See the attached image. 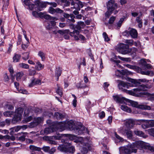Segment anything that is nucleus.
Wrapping results in <instances>:
<instances>
[{
  "mask_svg": "<svg viewBox=\"0 0 154 154\" xmlns=\"http://www.w3.org/2000/svg\"><path fill=\"white\" fill-rule=\"evenodd\" d=\"M21 56L20 55L15 54L13 57V62H17L19 61Z\"/></svg>",
  "mask_w": 154,
  "mask_h": 154,
  "instance_id": "nucleus-31",
  "label": "nucleus"
},
{
  "mask_svg": "<svg viewBox=\"0 0 154 154\" xmlns=\"http://www.w3.org/2000/svg\"><path fill=\"white\" fill-rule=\"evenodd\" d=\"M120 153L130 154L135 152V143H129L127 146L120 147L119 149Z\"/></svg>",
  "mask_w": 154,
  "mask_h": 154,
  "instance_id": "nucleus-1",
  "label": "nucleus"
},
{
  "mask_svg": "<svg viewBox=\"0 0 154 154\" xmlns=\"http://www.w3.org/2000/svg\"><path fill=\"white\" fill-rule=\"evenodd\" d=\"M113 99L116 102L122 103H125V101L128 102L129 105L133 107H135V102L134 101L127 99L123 97H121L118 95L113 96Z\"/></svg>",
  "mask_w": 154,
  "mask_h": 154,
  "instance_id": "nucleus-3",
  "label": "nucleus"
},
{
  "mask_svg": "<svg viewBox=\"0 0 154 154\" xmlns=\"http://www.w3.org/2000/svg\"><path fill=\"white\" fill-rule=\"evenodd\" d=\"M24 54H25L26 56L23 57H22V58L23 60H28L29 57V54L28 53L25 52L24 53Z\"/></svg>",
  "mask_w": 154,
  "mask_h": 154,
  "instance_id": "nucleus-56",
  "label": "nucleus"
},
{
  "mask_svg": "<svg viewBox=\"0 0 154 154\" xmlns=\"http://www.w3.org/2000/svg\"><path fill=\"white\" fill-rule=\"evenodd\" d=\"M23 2L24 5L28 6L30 10L34 9L35 5L33 4L30 3L29 0H24Z\"/></svg>",
  "mask_w": 154,
  "mask_h": 154,
  "instance_id": "nucleus-23",
  "label": "nucleus"
},
{
  "mask_svg": "<svg viewBox=\"0 0 154 154\" xmlns=\"http://www.w3.org/2000/svg\"><path fill=\"white\" fill-rule=\"evenodd\" d=\"M38 55L41 57L42 61H44L45 59V54L43 52L39 51L38 52Z\"/></svg>",
  "mask_w": 154,
  "mask_h": 154,
  "instance_id": "nucleus-39",
  "label": "nucleus"
},
{
  "mask_svg": "<svg viewBox=\"0 0 154 154\" xmlns=\"http://www.w3.org/2000/svg\"><path fill=\"white\" fill-rule=\"evenodd\" d=\"M23 112V109L21 107L18 108L16 110L15 115L12 121V123H15L21 120Z\"/></svg>",
  "mask_w": 154,
  "mask_h": 154,
  "instance_id": "nucleus-7",
  "label": "nucleus"
},
{
  "mask_svg": "<svg viewBox=\"0 0 154 154\" xmlns=\"http://www.w3.org/2000/svg\"><path fill=\"white\" fill-rule=\"evenodd\" d=\"M23 75V73L22 72H18L17 74L16 78L17 80L20 79Z\"/></svg>",
  "mask_w": 154,
  "mask_h": 154,
  "instance_id": "nucleus-44",
  "label": "nucleus"
},
{
  "mask_svg": "<svg viewBox=\"0 0 154 154\" xmlns=\"http://www.w3.org/2000/svg\"><path fill=\"white\" fill-rule=\"evenodd\" d=\"M6 108L8 109H14V107L11 105L9 104H7L5 105Z\"/></svg>",
  "mask_w": 154,
  "mask_h": 154,
  "instance_id": "nucleus-54",
  "label": "nucleus"
},
{
  "mask_svg": "<svg viewBox=\"0 0 154 154\" xmlns=\"http://www.w3.org/2000/svg\"><path fill=\"white\" fill-rule=\"evenodd\" d=\"M135 71H136L137 72L140 73L142 75H145L150 76H152L154 75V74L152 72L149 71H143L140 68L136 66Z\"/></svg>",
  "mask_w": 154,
  "mask_h": 154,
  "instance_id": "nucleus-16",
  "label": "nucleus"
},
{
  "mask_svg": "<svg viewBox=\"0 0 154 154\" xmlns=\"http://www.w3.org/2000/svg\"><path fill=\"white\" fill-rule=\"evenodd\" d=\"M57 32L59 33H60V34L63 35L66 33H68L69 32V31L67 30H59Z\"/></svg>",
  "mask_w": 154,
  "mask_h": 154,
  "instance_id": "nucleus-52",
  "label": "nucleus"
},
{
  "mask_svg": "<svg viewBox=\"0 0 154 154\" xmlns=\"http://www.w3.org/2000/svg\"><path fill=\"white\" fill-rule=\"evenodd\" d=\"M116 19V18L115 17L112 16L110 17V18L109 19V24H112L114 20H115Z\"/></svg>",
  "mask_w": 154,
  "mask_h": 154,
  "instance_id": "nucleus-60",
  "label": "nucleus"
},
{
  "mask_svg": "<svg viewBox=\"0 0 154 154\" xmlns=\"http://www.w3.org/2000/svg\"><path fill=\"white\" fill-rule=\"evenodd\" d=\"M134 125V121L132 119H129L126 120L125 123L126 126L128 128H131Z\"/></svg>",
  "mask_w": 154,
  "mask_h": 154,
  "instance_id": "nucleus-21",
  "label": "nucleus"
},
{
  "mask_svg": "<svg viewBox=\"0 0 154 154\" xmlns=\"http://www.w3.org/2000/svg\"><path fill=\"white\" fill-rule=\"evenodd\" d=\"M135 134L144 138H146L147 137L146 135L144 134L141 131H135Z\"/></svg>",
  "mask_w": 154,
  "mask_h": 154,
  "instance_id": "nucleus-35",
  "label": "nucleus"
},
{
  "mask_svg": "<svg viewBox=\"0 0 154 154\" xmlns=\"http://www.w3.org/2000/svg\"><path fill=\"white\" fill-rule=\"evenodd\" d=\"M125 43H127L128 46L132 45L133 44V41L131 40H126L125 41Z\"/></svg>",
  "mask_w": 154,
  "mask_h": 154,
  "instance_id": "nucleus-50",
  "label": "nucleus"
},
{
  "mask_svg": "<svg viewBox=\"0 0 154 154\" xmlns=\"http://www.w3.org/2000/svg\"><path fill=\"white\" fill-rule=\"evenodd\" d=\"M118 5L117 3H114V0H110L108 2L107 8L108 10L114 11L117 8Z\"/></svg>",
  "mask_w": 154,
  "mask_h": 154,
  "instance_id": "nucleus-14",
  "label": "nucleus"
},
{
  "mask_svg": "<svg viewBox=\"0 0 154 154\" xmlns=\"http://www.w3.org/2000/svg\"><path fill=\"white\" fill-rule=\"evenodd\" d=\"M114 135L116 137V138L119 141H123V139L121 137L119 136V135H118L117 133L116 132H115L114 133Z\"/></svg>",
  "mask_w": 154,
  "mask_h": 154,
  "instance_id": "nucleus-51",
  "label": "nucleus"
},
{
  "mask_svg": "<svg viewBox=\"0 0 154 154\" xmlns=\"http://www.w3.org/2000/svg\"><path fill=\"white\" fill-rule=\"evenodd\" d=\"M129 46L123 43H121L118 45L116 49L119 53L123 54H126L129 53L131 50L129 48Z\"/></svg>",
  "mask_w": 154,
  "mask_h": 154,
  "instance_id": "nucleus-5",
  "label": "nucleus"
},
{
  "mask_svg": "<svg viewBox=\"0 0 154 154\" xmlns=\"http://www.w3.org/2000/svg\"><path fill=\"white\" fill-rule=\"evenodd\" d=\"M19 91L20 92L23 94H27L28 93V91L25 89H21Z\"/></svg>",
  "mask_w": 154,
  "mask_h": 154,
  "instance_id": "nucleus-63",
  "label": "nucleus"
},
{
  "mask_svg": "<svg viewBox=\"0 0 154 154\" xmlns=\"http://www.w3.org/2000/svg\"><path fill=\"white\" fill-rule=\"evenodd\" d=\"M50 149V147L48 146H44L42 148V149L45 152H49Z\"/></svg>",
  "mask_w": 154,
  "mask_h": 154,
  "instance_id": "nucleus-58",
  "label": "nucleus"
},
{
  "mask_svg": "<svg viewBox=\"0 0 154 154\" xmlns=\"http://www.w3.org/2000/svg\"><path fill=\"white\" fill-rule=\"evenodd\" d=\"M34 121L35 123H36L37 125L41 123L43 121V119L41 117H38L35 118L34 119Z\"/></svg>",
  "mask_w": 154,
  "mask_h": 154,
  "instance_id": "nucleus-41",
  "label": "nucleus"
},
{
  "mask_svg": "<svg viewBox=\"0 0 154 154\" xmlns=\"http://www.w3.org/2000/svg\"><path fill=\"white\" fill-rule=\"evenodd\" d=\"M44 18L46 19L50 20V22L51 26H54L55 25L56 22L55 21L57 20V18L54 17H51L49 15H45Z\"/></svg>",
  "mask_w": 154,
  "mask_h": 154,
  "instance_id": "nucleus-17",
  "label": "nucleus"
},
{
  "mask_svg": "<svg viewBox=\"0 0 154 154\" xmlns=\"http://www.w3.org/2000/svg\"><path fill=\"white\" fill-rule=\"evenodd\" d=\"M122 35L127 37L131 36L132 38H135V29L129 28L128 30H125L122 33Z\"/></svg>",
  "mask_w": 154,
  "mask_h": 154,
  "instance_id": "nucleus-13",
  "label": "nucleus"
},
{
  "mask_svg": "<svg viewBox=\"0 0 154 154\" xmlns=\"http://www.w3.org/2000/svg\"><path fill=\"white\" fill-rule=\"evenodd\" d=\"M57 126L59 127H60V128H61L64 127L68 128L71 130H75V125L74 123L72 121L67 122L65 124L62 123H60L58 124Z\"/></svg>",
  "mask_w": 154,
  "mask_h": 154,
  "instance_id": "nucleus-9",
  "label": "nucleus"
},
{
  "mask_svg": "<svg viewBox=\"0 0 154 154\" xmlns=\"http://www.w3.org/2000/svg\"><path fill=\"white\" fill-rule=\"evenodd\" d=\"M58 149L60 151L65 152H67V147L65 145H60L58 148Z\"/></svg>",
  "mask_w": 154,
  "mask_h": 154,
  "instance_id": "nucleus-29",
  "label": "nucleus"
},
{
  "mask_svg": "<svg viewBox=\"0 0 154 154\" xmlns=\"http://www.w3.org/2000/svg\"><path fill=\"white\" fill-rule=\"evenodd\" d=\"M37 125V124L35 123V122H32L30 123L29 125V127L30 128H33Z\"/></svg>",
  "mask_w": 154,
  "mask_h": 154,
  "instance_id": "nucleus-55",
  "label": "nucleus"
},
{
  "mask_svg": "<svg viewBox=\"0 0 154 154\" xmlns=\"http://www.w3.org/2000/svg\"><path fill=\"white\" fill-rule=\"evenodd\" d=\"M86 86L85 85H82L81 83H79L77 84L76 85V87L78 88H83L85 87Z\"/></svg>",
  "mask_w": 154,
  "mask_h": 154,
  "instance_id": "nucleus-61",
  "label": "nucleus"
},
{
  "mask_svg": "<svg viewBox=\"0 0 154 154\" xmlns=\"http://www.w3.org/2000/svg\"><path fill=\"white\" fill-rule=\"evenodd\" d=\"M41 84V80L40 79L34 78L31 79V82L29 84V86L31 87L36 85H40Z\"/></svg>",
  "mask_w": 154,
  "mask_h": 154,
  "instance_id": "nucleus-20",
  "label": "nucleus"
},
{
  "mask_svg": "<svg viewBox=\"0 0 154 154\" xmlns=\"http://www.w3.org/2000/svg\"><path fill=\"white\" fill-rule=\"evenodd\" d=\"M148 132L150 135H153L154 134V128H151L149 129Z\"/></svg>",
  "mask_w": 154,
  "mask_h": 154,
  "instance_id": "nucleus-64",
  "label": "nucleus"
},
{
  "mask_svg": "<svg viewBox=\"0 0 154 154\" xmlns=\"http://www.w3.org/2000/svg\"><path fill=\"white\" fill-rule=\"evenodd\" d=\"M29 147L30 150L32 151H39L41 150V148L40 147H37L33 145H30Z\"/></svg>",
  "mask_w": 154,
  "mask_h": 154,
  "instance_id": "nucleus-37",
  "label": "nucleus"
},
{
  "mask_svg": "<svg viewBox=\"0 0 154 154\" xmlns=\"http://www.w3.org/2000/svg\"><path fill=\"white\" fill-rule=\"evenodd\" d=\"M35 63L36 65L35 66V69L39 71L42 70L44 68V65L41 64L39 61H37Z\"/></svg>",
  "mask_w": 154,
  "mask_h": 154,
  "instance_id": "nucleus-24",
  "label": "nucleus"
},
{
  "mask_svg": "<svg viewBox=\"0 0 154 154\" xmlns=\"http://www.w3.org/2000/svg\"><path fill=\"white\" fill-rule=\"evenodd\" d=\"M57 125L58 124L54 126L46 128L44 130H41L40 131V134L42 135H47L50 133L53 132L56 130H58L59 127Z\"/></svg>",
  "mask_w": 154,
  "mask_h": 154,
  "instance_id": "nucleus-8",
  "label": "nucleus"
},
{
  "mask_svg": "<svg viewBox=\"0 0 154 154\" xmlns=\"http://www.w3.org/2000/svg\"><path fill=\"white\" fill-rule=\"evenodd\" d=\"M123 20H124L123 18L120 19L119 21L117 23V25L118 27L119 28H120L121 26H122V23Z\"/></svg>",
  "mask_w": 154,
  "mask_h": 154,
  "instance_id": "nucleus-59",
  "label": "nucleus"
},
{
  "mask_svg": "<svg viewBox=\"0 0 154 154\" xmlns=\"http://www.w3.org/2000/svg\"><path fill=\"white\" fill-rule=\"evenodd\" d=\"M126 131L125 133H126L127 137L129 138H131L132 136V132L131 131L127 130V131Z\"/></svg>",
  "mask_w": 154,
  "mask_h": 154,
  "instance_id": "nucleus-47",
  "label": "nucleus"
},
{
  "mask_svg": "<svg viewBox=\"0 0 154 154\" xmlns=\"http://www.w3.org/2000/svg\"><path fill=\"white\" fill-rule=\"evenodd\" d=\"M77 133H78L79 134H81L85 132V131H87V129L83 125H80L78 127V128H75Z\"/></svg>",
  "mask_w": 154,
  "mask_h": 154,
  "instance_id": "nucleus-22",
  "label": "nucleus"
},
{
  "mask_svg": "<svg viewBox=\"0 0 154 154\" xmlns=\"http://www.w3.org/2000/svg\"><path fill=\"white\" fill-rule=\"evenodd\" d=\"M72 0V1L73 2H71V5H74L73 8H75V9H76V10H79V6H78L77 3H75V4H74L73 2V0ZM71 8H72L73 7H72Z\"/></svg>",
  "mask_w": 154,
  "mask_h": 154,
  "instance_id": "nucleus-46",
  "label": "nucleus"
},
{
  "mask_svg": "<svg viewBox=\"0 0 154 154\" xmlns=\"http://www.w3.org/2000/svg\"><path fill=\"white\" fill-rule=\"evenodd\" d=\"M75 151V148L73 146H71L67 148V152L73 153Z\"/></svg>",
  "mask_w": 154,
  "mask_h": 154,
  "instance_id": "nucleus-43",
  "label": "nucleus"
},
{
  "mask_svg": "<svg viewBox=\"0 0 154 154\" xmlns=\"http://www.w3.org/2000/svg\"><path fill=\"white\" fill-rule=\"evenodd\" d=\"M21 36L19 35L18 36V41L17 42V44L18 45H20L21 44V42L22 41V39H21Z\"/></svg>",
  "mask_w": 154,
  "mask_h": 154,
  "instance_id": "nucleus-62",
  "label": "nucleus"
},
{
  "mask_svg": "<svg viewBox=\"0 0 154 154\" xmlns=\"http://www.w3.org/2000/svg\"><path fill=\"white\" fill-rule=\"evenodd\" d=\"M131 86V85L130 83L122 81H120L118 85L119 89L124 92L126 91V89L128 88L129 87Z\"/></svg>",
  "mask_w": 154,
  "mask_h": 154,
  "instance_id": "nucleus-11",
  "label": "nucleus"
},
{
  "mask_svg": "<svg viewBox=\"0 0 154 154\" xmlns=\"http://www.w3.org/2000/svg\"><path fill=\"white\" fill-rule=\"evenodd\" d=\"M61 70L60 67H58L56 68L55 72V76L57 77L56 79L57 81H58L59 77L61 75Z\"/></svg>",
  "mask_w": 154,
  "mask_h": 154,
  "instance_id": "nucleus-26",
  "label": "nucleus"
},
{
  "mask_svg": "<svg viewBox=\"0 0 154 154\" xmlns=\"http://www.w3.org/2000/svg\"><path fill=\"white\" fill-rule=\"evenodd\" d=\"M69 139L71 140H74V142L75 143H79L83 146H87V143H88V140L87 138H83L81 137H77L73 135H69Z\"/></svg>",
  "mask_w": 154,
  "mask_h": 154,
  "instance_id": "nucleus-6",
  "label": "nucleus"
},
{
  "mask_svg": "<svg viewBox=\"0 0 154 154\" xmlns=\"http://www.w3.org/2000/svg\"><path fill=\"white\" fill-rule=\"evenodd\" d=\"M9 1V0H2L3 5L2 11H5L7 9Z\"/></svg>",
  "mask_w": 154,
  "mask_h": 154,
  "instance_id": "nucleus-25",
  "label": "nucleus"
},
{
  "mask_svg": "<svg viewBox=\"0 0 154 154\" xmlns=\"http://www.w3.org/2000/svg\"><path fill=\"white\" fill-rule=\"evenodd\" d=\"M121 109L124 111L130 113L131 112V109L128 108V106L125 105H122L121 106Z\"/></svg>",
  "mask_w": 154,
  "mask_h": 154,
  "instance_id": "nucleus-32",
  "label": "nucleus"
},
{
  "mask_svg": "<svg viewBox=\"0 0 154 154\" xmlns=\"http://www.w3.org/2000/svg\"><path fill=\"white\" fill-rule=\"evenodd\" d=\"M54 116L57 119H62L65 116L64 115L58 112H55Z\"/></svg>",
  "mask_w": 154,
  "mask_h": 154,
  "instance_id": "nucleus-36",
  "label": "nucleus"
},
{
  "mask_svg": "<svg viewBox=\"0 0 154 154\" xmlns=\"http://www.w3.org/2000/svg\"><path fill=\"white\" fill-rule=\"evenodd\" d=\"M84 147L82 149L81 151L83 154H86L87 153L88 149L89 150H92V145L88 143H87V146H83Z\"/></svg>",
  "mask_w": 154,
  "mask_h": 154,
  "instance_id": "nucleus-19",
  "label": "nucleus"
},
{
  "mask_svg": "<svg viewBox=\"0 0 154 154\" xmlns=\"http://www.w3.org/2000/svg\"><path fill=\"white\" fill-rule=\"evenodd\" d=\"M14 114V112L12 111H6L4 112V115L6 117H11Z\"/></svg>",
  "mask_w": 154,
  "mask_h": 154,
  "instance_id": "nucleus-34",
  "label": "nucleus"
},
{
  "mask_svg": "<svg viewBox=\"0 0 154 154\" xmlns=\"http://www.w3.org/2000/svg\"><path fill=\"white\" fill-rule=\"evenodd\" d=\"M113 11H111V10H108L105 13V16L106 17H108L112 14Z\"/></svg>",
  "mask_w": 154,
  "mask_h": 154,
  "instance_id": "nucleus-49",
  "label": "nucleus"
},
{
  "mask_svg": "<svg viewBox=\"0 0 154 154\" xmlns=\"http://www.w3.org/2000/svg\"><path fill=\"white\" fill-rule=\"evenodd\" d=\"M125 92L129 94L130 95L135 96V88L131 90H126Z\"/></svg>",
  "mask_w": 154,
  "mask_h": 154,
  "instance_id": "nucleus-42",
  "label": "nucleus"
},
{
  "mask_svg": "<svg viewBox=\"0 0 154 154\" xmlns=\"http://www.w3.org/2000/svg\"><path fill=\"white\" fill-rule=\"evenodd\" d=\"M79 31L76 29H74L72 32H69V34L70 36L74 38V39L76 40H78L80 38L81 39L84 40L85 37L82 35L79 34Z\"/></svg>",
  "mask_w": 154,
  "mask_h": 154,
  "instance_id": "nucleus-10",
  "label": "nucleus"
},
{
  "mask_svg": "<svg viewBox=\"0 0 154 154\" xmlns=\"http://www.w3.org/2000/svg\"><path fill=\"white\" fill-rule=\"evenodd\" d=\"M137 103H138L137 102H135V107H137L142 109L148 110H149L151 109L150 106H149L143 105H140L139 106H137Z\"/></svg>",
  "mask_w": 154,
  "mask_h": 154,
  "instance_id": "nucleus-28",
  "label": "nucleus"
},
{
  "mask_svg": "<svg viewBox=\"0 0 154 154\" xmlns=\"http://www.w3.org/2000/svg\"><path fill=\"white\" fill-rule=\"evenodd\" d=\"M20 130V128L19 126L12 128L10 129V130L11 131L10 134H12L13 133L18 131Z\"/></svg>",
  "mask_w": 154,
  "mask_h": 154,
  "instance_id": "nucleus-30",
  "label": "nucleus"
},
{
  "mask_svg": "<svg viewBox=\"0 0 154 154\" xmlns=\"http://www.w3.org/2000/svg\"><path fill=\"white\" fill-rule=\"evenodd\" d=\"M48 11L51 14H54L56 13L55 9L52 7L50 8Z\"/></svg>",
  "mask_w": 154,
  "mask_h": 154,
  "instance_id": "nucleus-57",
  "label": "nucleus"
},
{
  "mask_svg": "<svg viewBox=\"0 0 154 154\" xmlns=\"http://www.w3.org/2000/svg\"><path fill=\"white\" fill-rule=\"evenodd\" d=\"M148 121L149 128L154 127V120H149Z\"/></svg>",
  "mask_w": 154,
  "mask_h": 154,
  "instance_id": "nucleus-53",
  "label": "nucleus"
},
{
  "mask_svg": "<svg viewBox=\"0 0 154 154\" xmlns=\"http://www.w3.org/2000/svg\"><path fill=\"white\" fill-rule=\"evenodd\" d=\"M35 5L37 8V10L41 11L42 10L43 8L46 7V3L48 5H52L54 7H56L57 6V4L55 2H41L40 0H37L35 1Z\"/></svg>",
  "mask_w": 154,
  "mask_h": 154,
  "instance_id": "nucleus-4",
  "label": "nucleus"
},
{
  "mask_svg": "<svg viewBox=\"0 0 154 154\" xmlns=\"http://www.w3.org/2000/svg\"><path fill=\"white\" fill-rule=\"evenodd\" d=\"M138 63L140 67L145 69H150L152 68V66L150 64H148L144 59H141L139 60Z\"/></svg>",
  "mask_w": 154,
  "mask_h": 154,
  "instance_id": "nucleus-15",
  "label": "nucleus"
},
{
  "mask_svg": "<svg viewBox=\"0 0 154 154\" xmlns=\"http://www.w3.org/2000/svg\"><path fill=\"white\" fill-rule=\"evenodd\" d=\"M135 17H137L136 21L137 23V26L139 28H141L143 26L142 21V13L141 12H135Z\"/></svg>",
  "mask_w": 154,
  "mask_h": 154,
  "instance_id": "nucleus-12",
  "label": "nucleus"
},
{
  "mask_svg": "<svg viewBox=\"0 0 154 154\" xmlns=\"http://www.w3.org/2000/svg\"><path fill=\"white\" fill-rule=\"evenodd\" d=\"M135 148L141 149H148L151 152H154V147L150 146L148 143H145L142 141H135Z\"/></svg>",
  "mask_w": 154,
  "mask_h": 154,
  "instance_id": "nucleus-2",
  "label": "nucleus"
},
{
  "mask_svg": "<svg viewBox=\"0 0 154 154\" xmlns=\"http://www.w3.org/2000/svg\"><path fill=\"white\" fill-rule=\"evenodd\" d=\"M57 89L56 90V93L61 97L63 95L62 89L58 85H57Z\"/></svg>",
  "mask_w": 154,
  "mask_h": 154,
  "instance_id": "nucleus-33",
  "label": "nucleus"
},
{
  "mask_svg": "<svg viewBox=\"0 0 154 154\" xmlns=\"http://www.w3.org/2000/svg\"><path fill=\"white\" fill-rule=\"evenodd\" d=\"M32 14L33 16L36 17H37L38 16H41V15H43V14H42V12H40L38 13V12L35 11L32 12Z\"/></svg>",
  "mask_w": 154,
  "mask_h": 154,
  "instance_id": "nucleus-45",
  "label": "nucleus"
},
{
  "mask_svg": "<svg viewBox=\"0 0 154 154\" xmlns=\"http://www.w3.org/2000/svg\"><path fill=\"white\" fill-rule=\"evenodd\" d=\"M69 136L68 134H57L56 135L53 136V137L56 140H60L63 137H67V136Z\"/></svg>",
  "mask_w": 154,
  "mask_h": 154,
  "instance_id": "nucleus-27",
  "label": "nucleus"
},
{
  "mask_svg": "<svg viewBox=\"0 0 154 154\" xmlns=\"http://www.w3.org/2000/svg\"><path fill=\"white\" fill-rule=\"evenodd\" d=\"M147 88V87L145 85H139L138 88H135V97H140L141 96L140 94L141 93H140V94H138L136 92L145 91Z\"/></svg>",
  "mask_w": 154,
  "mask_h": 154,
  "instance_id": "nucleus-18",
  "label": "nucleus"
},
{
  "mask_svg": "<svg viewBox=\"0 0 154 154\" xmlns=\"http://www.w3.org/2000/svg\"><path fill=\"white\" fill-rule=\"evenodd\" d=\"M19 66L20 67L25 69H28L29 68V65L26 64L21 63H20L19 64Z\"/></svg>",
  "mask_w": 154,
  "mask_h": 154,
  "instance_id": "nucleus-38",
  "label": "nucleus"
},
{
  "mask_svg": "<svg viewBox=\"0 0 154 154\" xmlns=\"http://www.w3.org/2000/svg\"><path fill=\"white\" fill-rule=\"evenodd\" d=\"M141 126L144 129L149 128L148 121L146 120L142 125Z\"/></svg>",
  "mask_w": 154,
  "mask_h": 154,
  "instance_id": "nucleus-40",
  "label": "nucleus"
},
{
  "mask_svg": "<svg viewBox=\"0 0 154 154\" xmlns=\"http://www.w3.org/2000/svg\"><path fill=\"white\" fill-rule=\"evenodd\" d=\"M103 35L105 41L108 42L110 40V39L108 37V35H107L106 32H103Z\"/></svg>",
  "mask_w": 154,
  "mask_h": 154,
  "instance_id": "nucleus-48",
  "label": "nucleus"
}]
</instances>
